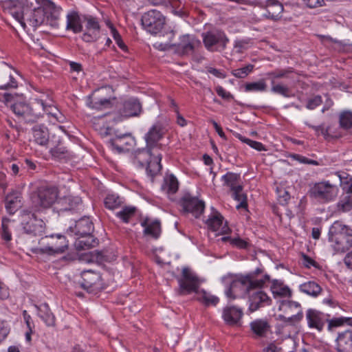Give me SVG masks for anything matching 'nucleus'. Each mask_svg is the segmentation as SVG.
Instances as JSON below:
<instances>
[{"mask_svg":"<svg viewBox=\"0 0 352 352\" xmlns=\"http://www.w3.org/2000/svg\"><path fill=\"white\" fill-rule=\"evenodd\" d=\"M179 188L177 179L173 175L167 176L162 186V189L167 194H175Z\"/></svg>","mask_w":352,"mask_h":352,"instance_id":"38","label":"nucleus"},{"mask_svg":"<svg viewBox=\"0 0 352 352\" xmlns=\"http://www.w3.org/2000/svg\"><path fill=\"white\" fill-rule=\"evenodd\" d=\"M178 289L177 293L179 296H186L192 293L199 294L202 280L189 267H184L182 275L177 278Z\"/></svg>","mask_w":352,"mask_h":352,"instance_id":"5","label":"nucleus"},{"mask_svg":"<svg viewBox=\"0 0 352 352\" xmlns=\"http://www.w3.org/2000/svg\"><path fill=\"white\" fill-rule=\"evenodd\" d=\"M223 217L218 212L206 221L208 228L212 232H219V234H227L231 232L227 222L223 224Z\"/></svg>","mask_w":352,"mask_h":352,"instance_id":"16","label":"nucleus"},{"mask_svg":"<svg viewBox=\"0 0 352 352\" xmlns=\"http://www.w3.org/2000/svg\"><path fill=\"white\" fill-rule=\"evenodd\" d=\"M142 28L151 34L163 37L166 41L164 43H155L154 47L159 50L166 51L170 49L175 35L174 28L169 23H140Z\"/></svg>","mask_w":352,"mask_h":352,"instance_id":"4","label":"nucleus"},{"mask_svg":"<svg viewBox=\"0 0 352 352\" xmlns=\"http://www.w3.org/2000/svg\"><path fill=\"white\" fill-rule=\"evenodd\" d=\"M262 7L261 16L264 19L278 21L280 19L283 6L278 0H266Z\"/></svg>","mask_w":352,"mask_h":352,"instance_id":"15","label":"nucleus"},{"mask_svg":"<svg viewBox=\"0 0 352 352\" xmlns=\"http://www.w3.org/2000/svg\"><path fill=\"white\" fill-rule=\"evenodd\" d=\"M267 89V84L265 80L262 79L258 82H248L244 85L245 91H264Z\"/></svg>","mask_w":352,"mask_h":352,"instance_id":"48","label":"nucleus"},{"mask_svg":"<svg viewBox=\"0 0 352 352\" xmlns=\"http://www.w3.org/2000/svg\"><path fill=\"white\" fill-rule=\"evenodd\" d=\"M309 327L322 331L324 325V314L316 309H309L306 314Z\"/></svg>","mask_w":352,"mask_h":352,"instance_id":"26","label":"nucleus"},{"mask_svg":"<svg viewBox=\"0 0 352 352\" xmlns=\"http://www.w3.org/2000/svg\"><path fill=\"white\" fill-rule=\"evenodd\" d=\"M271 91L275 94H280L284 97H289L290 90L287 86L282 85L280 84L273 85Z\"/></svg>","mask_w":352,"mask_h":352,"instance_id":"58","label":"nucleus"},{"mask_svg":"<svg viewBox=\"0 0 352 352\" xmlns=\"http://www.w3.org/2000/svg\"><path fill=\"white\" fill-rule=\"evenodd\" d=\"M10 222V219L7 217H3L1 219V237L6 241H10L12 239V234L8 227Z\"/></svg>","mask_w":352,"mask_h":352,"instance_id":"53","label":"nucleus"},{"mask_svg":"<svg viewBox=\"0 0 352 352\" xmlns=\"http://www.w3.org/2000/svg\"><path fill=\"white\" fill-rule=\"evenodd\" d=\"M142 112V105L138 100L131 98L124 102L120 113L125 118L138 116Z\"/></svg>","mask_w":352,"mask_h":352,"instance_id":"21","label":"nucleus"},{"mask_svg":"<svg viewBox=\"0 0 352 352\" xmlns=\"http://www.w3.org/2000/svg\"><path fill=\"white\" fill-rule=\"evenodd\" d=\"M37 102L40 103L41 106V117L44 113H46L60 122L59 118L58 117V114L60 115V113L54 106L47 104L42 99H37Z\"/></svg>","mask_w":352,"mask_h":352,"instance_id":"45","label":"nucleus"},{"mask_svg":"<svg viewBox=\"0 0 352 352\" xmlns=\"http://www.w3.org/2000/svg\"><path fill=\"white\" fill-rule=\"evenodd\" d=\"M197 294V299L204 304L206 306L216 305L219 302V298L207 293L205 290L201 289Z\"/></svg>","mask_w":352,"mask_h":352,"instance_id":"43","label":"nucleus"},{"mask_svg":"<svg viewBox=\"0 0 352 352\" xmlns=\"http://www.w3.org/2000/svg\"><path fill=\"white\" fill-rule=\"evenodd\" d=\"M11 109L19 119L27 123L35 122L41 117V106L37 99L30 104L23 102H15L11 105Z\"/></svg>","mask_w":352,"mask_h":352,"instance_id":"7","label":"nucleus"},{"mask_svg":"<svg viewBox=\"0 0 352 352\" xmlns=\"http://www.w3.org/2000/svg\"><path fill=\"white\" fill-rule=\"evenodd\" d=\"M336 342L338 352H352V330L338 333Z\"/></svg>","mask_w":352,"mask_h":352,"instance_id":"19","label":"nucleus"},{"mask_svg":"<svg viewBox=\"0 0 352 352\" xmlns=\"http://www.w3.org/2000/svg\"><path fill=\"white\" fill-rule=\"evenodd\" d=\"M58 190L54 186H41L32 194V207L35 211L50 208L58 199Z\"/></svg>","mask_w":352,"mask_h":352,"instance_id":"3","label":"nucleus"},{"mask_svg":"<svg viewBox=\"0 0 352 352\" xmlns=\"http://www.w3.org/2000/svg\"><path fill=\"white\" fill-rule=\"evenodd\" d=\"M99 23H87L83 39L87 42L96 40L99 34Z\"/></svg>","mask_w":352,"mask_h":352,"instance_id":"39","label":"nucleus"},{"mask_svg":"<svg viewBox=\"0 0 352 352\" xmlns=\"http://www.w3.org/2000/svg\"><path fill=\"white\" fill-rule=\"evenodd\" d=\"M135 207L125 206L122 209V210L116 213V216L121 219L124 223H128L129 219L135 215Z\"/></svg>","mask_w":352,"mask_h":352,"instance_id":"47","label":"nucleus"},{"mask_svg":"<svg viewBox=\"0 0 352 352\" xmlns=\"http://www.w3.org/2000/svg\"><path fill=\"white\" fill-rule=\"evenodd\" d=\"M237 137L238 138L242 141L243 142H245L247 144H248L250 147L258 151H265V146L261 143V142H256V141H254V140H252L250 139H248L247 138H245L243 136H242L240 134H238L237 135Z\"/></svg>","mask_w":352,"mask_h":352,"instance_id":"56","label":"nucleus"},{"mask_svg":"<svg viewBox=\"0 0 352 352\" xmlns=\"http://www.w3.org/2000/svg\"><path fill=\"white\" fill-rule=\"evenodd\" d=\"M279 309L283 310L284 311H287V309H291V310L295 309L296 311V314H294L291 317H289L288 318H287V321L298 322L303 317V314H302V311L300 308V305L297 302L287 300H282L280 302ZM283 318L286 320L285 317H283Z\"/></svg>","mask_w":352,"mask_h":352,"instance_id":"25","label":"nucleus"},{"mask_svg":"<svg viewBox=\"0 0 352 352\" xmlns=\"http://www.w3.org/2000/svg\"><path fill=\"white\" fill-rule=\"evenodd\" d=\"M21 192L18 190H12L6 195V209L10 214H14L21 207Z\"/></svg>","mask_w":352,"mask_h":352,"instance_id":"20","label":"nucleus"},{"mask_svg":"<svg viewBox=\"0 0 352 352\" xmlns=\"http://www.w3.org/2000/svg\"><path fill=\"white\" fill-rule=\"evenodd\" d=\"M224 185L230 187V190L237 188V186H242L239 184L240 175L234 173H227L222 177Z\"/></svg>","mask_w":352,"mask_h":352,"instance_id":"41","label":"nucleus"},{"mask_svg":"<svg viewBox=\"0 0 352 352\" xmlns=\"http://www.w3.org/2000/svg\"><path fill=\"white\" fill-rule=\"evenodd\" d=\"M157 151V150L151 148L146 145L144 148L139 149L135 151L133 162L137 166L143 168L147 165Z\"/></svg>","mask_w":352,"mask_h":352,"instance_id":"18","label":"nucleus"},{"mask_svg":"<svg viewBox=\"0 0 352 352\" xmlns=\"http://www.w3.org/2000/svg\"><path fill=\"white\" fill-rule=\"evenodd\" d=\"M88 105L89 107L98 110H102L104 108H107L111 105L110 98H100L94 100H91Z\"/></svg>","mask_w":352,"mask_h":352,"instance_id":"51","label":"nucleus"},{"mask_svg":"<svg viewBox=\"0 0 352 352\" xmlns=\"http://www.w3.org/2000/svg\"><path fill=\"white\" fill-rule=\"evenodd\" d=\"M122 204V199L118 195L114 194L107 195L104 201L105 207L109 210H114L120 207Z\"/></svg>","mask_w":352,"mask_h":352,"instance_id":"46","label":"nucleus"},{"mask_svg":"<svg viewBox=\"0 0 352 352\" xmlns=\"http://www.w3.org/2000/svg\"><path fill=\"white\" fill-rule=\"evenodd\" d=\"M67 22H95L92 18L82 16L76 10H70L67 14Z\"/></svg>","mask_w":352,"mask_h":352,"instance_id":"50","label":"nucleus"},{"mask_svg":"<svg viewBox=\"0 0 352 352\" xmlns=\"http://www.w3.org/2000/svg\"><path fill=\"white\" fill-rule=\"evenodd\" d=\"M82 204L80 197L65 196L57 199V209L60 211L73 210Z\"/></svg>","mask_w":352,"mask_h":352,"instance_id":"24","label":"nucleus"},{"mask_svg":"<svg viewBox=\"0 0 352 352\" xmlns=\"http://www.w3.org/2000/svg\"><path fill=\"white\" fill-rule=\"evenodd\" d=\"M181 205L185 212L191 213L195 218L199 217L205 208V204L203 201L188 193L185 194L182 198Z\"/></svg>","mask_w":352,"mask_h":352,"instance_id":"12","label":"nucleus"},{"mask_svg":"<svg viewBox=\"0 0 352 352\" xmlns=\"http://www.w3.org/2000/svg\"><path fill=\"white\" fill-rule=\"evenodd\" d=\"M41 6L34 10L21 3L9 9L10 14L17 22H49L58 20L60 8L51 0H35Z\"/></svg>","mask_w":352,"mask_h":352,"instance_id":"1","label":"nucleus"},{"mask_svg":"<svg viewBox=\"0 0 352 352\" xmlns=\"http://www.w3.org/2000/svg\"><path fill=\"white\" fill-rule=\"evenodd\" d=\"M94 225L88 217H83L76 221L75 225L76 234L80 236L91 234Z\"/></svg>","mask_w":352,"mask_h":352,"instance_id":"33","label":"nucleus"},{"mask_svg":"<svg viewBox=\"0 0 352 352\" xmlns=\"http://www.w3.org/2000/svg\"><path fill=\"white\" fill-rule=\"evenodd\" d=\"M243 316L241 309L230 305L226 306L223 310V318L228 325L237 324Z\"/></svg>","mask_w":352,"mask_h":352,"instance_id":"22","label":"nucleus"},{"mask_svg":"<svg viewBox=\"0 0 352 352\" xmlns=\"http://www.w3.org/2000/svg\"><path fill=\"white\" fill-rule=\"evenodd\" d=\"M34 141L39 145L46 146L50 140L48 129L43 124L35 125L32 128Z\"/></svg>","mask_w":352,"mask_h":352,"instance_id":"28","label":"nucleus"},{"mask_svg":"<svg viewBox=\"0 0 352 352\" xmlns=\"http://www.w3.org/2000/svg\"><path fill=\"white\" fill-rule=\"evenodd\" d=\"M322 103V97L319 95L314 96L312 98H309L307 100L306 107L309 109H314L317 107L320 106Z\"/></svg>","mask_w":352,"mask_h":352,"instance_id":"60","label":"nucleus"},{"mask_svg":"<svg viewBox=\"0 0 352 352\" xmlns=\"http://www.w3.org/2000/svg\"><path fill=\"white\" fill-rule=\"evenodd\" d=\"M113 150L118 153L129 151L135 144V139L130 133L116 135L115 138L109 141Z\"/></svg>","mask_w":352,"mask_h":352,"instance_id":"14","label":"nucleus"},{"mask_svg":"<svg viewBox=\"0 0 352 352\" xmlns=\"http://www.w3.org/2000/svg\"><path fill=\"white\" fill-rule=\"evenodd\" d=\"M300 290L314 297L318 296L322 292V287L314 281H308L300 285Z\"/></svg>","mask_w":352,"mask_h":352,"instance_id":"37","label":"nucleus"},{"mask_svg":"<svg viewBox=\"0 0 352 352\" xmlns=\"http://www.w3.org/2000/svg\"><path fill=\"white\" fill-rule=\"evenodd\" d=\"M37 28H41V26H37V23H27L25 32L32 39H34L37 34Z\"/></svg>","mask_w":352,"mask_h":352,"instance_id":"62","label":"nucleus"},{"mask_svg":"<svg viewBox=\"0 0 352 352\" xmlns=\"http://www.w3.org/2000/svg\"><path fill=\"white\" fill-rule=\"evenodd\" d=\"M52 155L59 159L69 158L72 155L71 153L64 147H56L52 150Z\"/></svg>","mask_w":352,"mask_h":352,"instance_id":"59","label":"nucleus"},{"mask_svg":"<svg viewBox=\"0 0 352 352\" xmlns=\"http://www.w3.org/2000/svg\"><path fill=\"white\" fill-rule=\"evenodd\" d=\"M162 155L158 151L146 166V173L151 177H154L162 169Z\"/></svg>","mask_w":352,"mask_h":352,"instance_id":"31","label":"nucleus"},{"mask_svg":"<svg viewBox=\"0 0 352 352\" xmlns=\"http://www.w3.org/2000/svg\"><path fill=\"white\" fill-rule=\"evenodd\" d=\"M254 67V65L248 64L243 67L233 69L232 71V74L233 76H234L236 78H244L246 76H248L249 75V74H250L253 71Z\"/></svg>","mask_w":352,"mask_h":352,"instance_id":"52","label":"nucleus"},{"mask_svg":"<svg viewBox=\"0 0 352 352\" xmlns=\"http://www.w3.org/2000/svg\"><path fill=\"white\" fill-rule=\"evenodd\" d=\"M293 72V69L289 67L285 69H276L268 73V76H271L273 79H278L282 78H288V74Z\"/></svg>","mask_w":352,"mask_h":352,"instance_id":"57","label":"nucleus"},{"mask_svg":"<svg viewBox=\"0 0 352 352\" xmlns=\"http://www.w3.org/2000/svg\"><path fill=\"white\" fill-rule=\"evenodd\" d=\"M81 287L90 293H96L104 289L100 273L87 270L81 273Z\"/></svg>","mask_w":352,"mask_h":352,"instance_id":"9","label":"nucleus"},{"mask_svg":"<svg viewBox=\"0 0 352 352\" xmlns=\"http://www.w3.org/2000/svg\"><path fill=\"white\" fill-rule=\"evenodd\" d=\"M164 17L157 10H151L146 12L141 19V22H164Z\"/></svg>","mask_w":352,"mask_h":352,"instance_id":"44","label":"nucleus"},{"mask_svg":"<svg viewBox=\"0 0 352 352\" xmlns=\"http://www.w3.org/2000/svg\"><path fill=\"white\" fill-rule=\"evenodd\" d=\"M58 239L61 240V243H64L62 245H55V246H48L45 247L42 250L43 252L49 254H58V253H63L67 247V244L66 243V240L64 236H59Z\"/></svg>","mask_w":352,"mask_h":352,"instance_id":"49","label":"nucleus"},{"mask_svg":"<svg viewBox=\"0 0 352 352\" xmlns=\"http://www.w3.org/2000/svg\"><path fill=\"white\" fill-rule=\"evenodd\" d=\"M272 300L263 291L253 292L249 295V311L254 312L259 308L271 304Z\"/></svg>","mask_w":352,"mask_h":352,"instance_id":"17","label":"nucleus"},{"mask_svg":"<svg viewBox=\"0 0 352 352\" xmlns=\"http://www.w3.org/2000/svg\"><path fill=\"white\" fill-rule=\"evenodd\" d=\"M14 74H16V72H14V74H12L10 70L4 71L0 74V89H8L18 87Z\"/></svg>","mask_w":352,"mask_h":352,"instance_id":"32","label":"nucleus"},{"mask_svg":"<svg viewBox=\"0 0 352 352\" xmlns=\"http://www.w3.org/2000/svg\"><path fill=\"white\" fill-rule=\"evenodd\" d=\"M21 226L25 233L39 236L45 234L46 228L43 219L37 218L34 213L28 210L21 212Z\"/></svg>","mask_w":352,"mask_h":352,"instance_id":"8","label":"nucleus"},{"mask_svg":"<svg viewBox=\"0 0 352 352\" xmlns=\"http://www.w3.org/2000/svg\"><path fill=\"white\" fill-rule=\"evenodd\" d=\"M338 188L329 181L315 183L310 186L308 196L320 203L333 201L338 195Z\"/></svg>","mask_w":352,"mask_h":352,"instance_id":"6","label":"nucleus"},{"mask_svg":"<svg viewBox=\"0 0 352 352\" xmlns=\"http://www.w3.org/2000/svg\"><path fill=\"white\" fill-rule=\"evenodd\" d=\"M38 309V316L45 322L47 326L55 324V317L51 312L47 304H42L40 307L36 306Z\"/></svg>","mask_w":352,"mask_h":352,"instance_id":"35","label":"nucleus"},{"mask_svg":"<svg viewBox=\"0 0 352 352\" xmlns=\"http://www.w3.org/2000/svg\"><path fill=\"white\" fill-rule=\"evenodd\" d=\"M327 322L328 323L327 329L329 331H333L336 328L342 327L344 324L352 327V318L350 317L333 318L332 319H327Z\"/></svg>","mask_w":352,"mask_h":352,"instance_id":"40","label":"nucleus"},{"mask_svg":"<svg viewBox=\"0 0 352 352\" xmlns=\"http://www.w3.org/2000/svg\"><path fill=\"white\" fill-rule=\"evenodd\" d=\"M141 225L144 228V235L150 236L155 239L160 237L161 234V225L159 220L150 221L149 219L146 218L142 221Z\"/></svg>","mask_w":352,"mask_h":352,"instance_id":"27","label":"nucleus"},{"mask_svg":"<svg viewBox=\"0 0 352 352\" xmlns=\"http://www.w3.org/2000/svg\"><path fill=\"white\" fill-rule=\"evenodd\" d=\"M329 239L337 252H344L352 247V230L336 222L329 229Z\"/></svg>","mask_w":352,"mask_h":352,"instance_id":"2","label":"nucleus"},{"mask_svg":"<svg viewBox=\"0 0 352 352\" xmlns=\"http://www.w3.org/2000/svg\"><path fill=\"white\" fill-rule=\"evenodd\" d=\"M271 291L274 297H289L292 295V292L289 288L284 285L283 282L278 280H272Z\"/></svg>","mask_w":352,"mask_h":352,"instance_id":"36","label":"nucleus"},{"mask_svg":"<svg viewBox=\"0 0 352 352\" xmlns=\"http://www.w3.org/2000/svg\"><path fill=\"white\" fill-rule=\"evenodd\" d=\"M263 270L261 268H257L254 271L251 272L245 275H243L249 283V287H252L253 289H261L263 287L266 281L270 280V276L265 274L263 278L258 279L257 276L263 273Z\"/></svg>","mask_w":352,"mask_h":352,"instance_id":"23","label":"nucleus"},{"mask_svg":"<svg viewBox=\"0 0 352 352\" xmlns=\"http://www.w3.org/2000/svg\"><path fill=\"white\" fill-rule=\"evenodd\" d=\"M231 191L232 197L236 201L239 202V205L236 206V208H247V196L242 192L243 186H237V188H235Z\"/></svg>","mask_w":352,"mask_h":352,"instance_id":"42","label":"nucleus"},{"mask_svg":"<svg viewBox=\"0 0 352 352\" xmlns=\"http://www.w3.org/2000/svg\"><path fill=\"white\" fill-rule=\"evenodd\" d=\"M166 133V129L160 122L155 123L145 134L144 139L147 146L160 151L162 144L159 143Z\"/></svg>","mask_w":352,"mask_h":352,"instance_id":"10","label":"nucleus"},{"mask_svg":"<svg viewBox=\"0 0 352 352\" xmlns=\"http://www.w3.org/2000/svg\"><path fill=\"white\" fill-rule=\"evenodd\" d=\"M278 201L281 205H285L290 199V195L285 189H278Z\"/></svg>","mask_w":352,"mask_h":352,"instance_id":"63","label":"nucleus"},{"mask_svg":"<svg viewBox=\"0 0 352 352\" xmlns=\"http://www.w3.org/2000/svg\"><path fill=\"white\" fill-rule=\"evenodd\" d=\"M195 40L189 35H184L177 45V51L181 55L192 54L195 50Z\"/></svg>","mask_w":352,"mask_h":352,"instance_id":"29","label":"nucleus"},{"mask_svg":"<svg viewBox=\"0 0 352 352\" xmlns=\"http://www.w3.org/2000/svg\"><path fill=\"white\" fill-rule=\"evenodd\" d=\"M228 41L224 33L219 30L208 32L204 36L206 47L212 51L223 50Z\"/></svg>","mask_w":352,"mask_h":352,"instance_id":"11","label":"nucleus"},{"mask_svg":"<svg viewBox=\"0 0 352 352\" xmlns=\"http://www.w3.org/2000/svg\"><path fill=\"white\" fill-rule=\"evenodd\" d=\"M251 330L258 337H265L271 327L267 320L256 319L250 323Z\"/></svg>","mask_w":352,"mask_h":352,"instance_id":"30","label":"nucleus"},{"mask_svg":"<svg viewBox=\"0 0 352 352\" xmlns=\"http://www.w3.org/2000/svg\"><path fill=\"white\" fill-rule=\"evenodd\" d=\"M302 263L307 268H310L311 266L318 268V264L314 259L305 254H302Z\"/></svg>","mask_w":352,"mask_h":352,"instance_id":"64","label":"nucleus"},{"mask_svg":"<svg viewBox=\"0 0 352 352\" xmlns=\"http://www.w3.org/2000/svg\"><path fill=\"white\" fill-rule=\"evenodd\" d=\"M98 244V240L91 234L80 236L76 242L75 246L77 250H85L96 247Z\"/></svg>","mask_w":352,"mask_h":352,"instance_id":"34","label":"nucleus"},{"mask_svg":"<svg viewBox=\"0 0 352 352\" xmlns=\"http://www.w3.org/2000/svg\"><path fill=\"white\" fill-rule=\"evenodd\" d=\"M292 157L295 160H296L302 164H311V165H314V166L320 165V163L318 161L309 159L305 156H302V155H300L298 154L293 155Z\"/></svg>","mask_w":352,"mask_h":352,"instance_id":"61","label":"nucleus"},{"mask_svg":"<svg viewBox=\"0 0 352 352\" xmlns=\"http://www.w3.org/2000/svg\"><path fill=\"white\" fill-rule=\"evenodd\" d=\"M245 278L243 275H240L232 280L229 287L225 292L228 298L235 299L240 295V291L243 294H245L248 292H250V291L253 289L252 287H249V283Z\"/></svg>","mask_w":352,"mask_h":352,"instance_id":"13","label":"nucleus"},{"mask_svg":"<svg viewBox=\"0 0 352 352\" xmlns=\"http://www.w3.org/2000/svg\"><path fill=\"white\" fill-rule=\"evenodd\" d=\"M340 125L344 129H349L352 126V113L349 111L342 113L340 116Z\"/></svg>","mask_w":352,"mask_h":352,"instance_id":"54","label":"nucleus"},{"mask_svg":"<svg viewBox=\"0 0 352 352\" xmlns=\"http://www.w3.org/2000/svg\"><path fill=\"white\" fill-rule=\"evenodd\" d=\"M338 206L343 211L350 210L352 208V195L349 193L344 195L338 202Z\"/></svg>","mask_w":352,"mask_h":352,"instance_id":"55","label":"nucleus"}]
</instances>
